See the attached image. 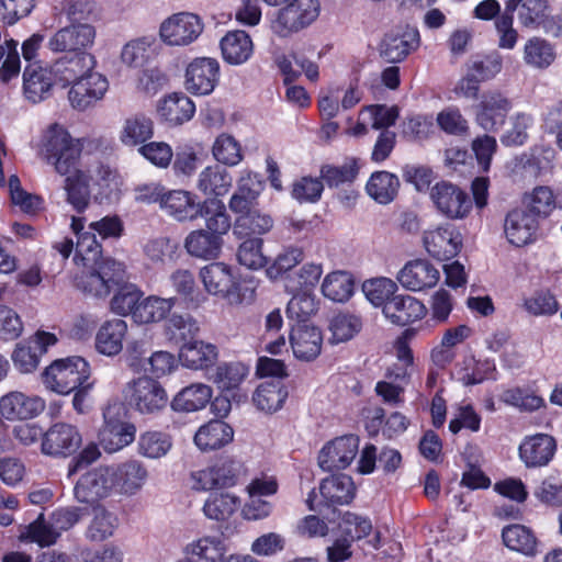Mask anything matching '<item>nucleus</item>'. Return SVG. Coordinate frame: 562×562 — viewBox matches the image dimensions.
<instances>
[{
  "instance_id": "f257e3e1",
  "label": "nucleus",
  "mask_w": 562,
  "mask_h": 562,
  "mask_svg": "<svg viewBox=\"0 0 562 562\" xmlns=\"http://www.w3.org/2000/svg\"><path fill=\"white\" fill-rule=\"evenodd\" d=\"M91 7L88 1H75L67 8V16L71 25L58 30L49 40L48 47L53 52H65L66 54L86 52V48L93 43L95 30L92 25L81 23L88 20Z\"/></svg>"
},
{
  "instance_id": "f03ea898",
  "label": "nucleus",
  "mask_w": 562,
  "mask_h": 562,
  "mask_svg": "<svg viewBox=\"0 0 562 562\" xmlns=\"http://www.w3.org/2000/svg\"><path fill=\"white\" fill-rule=\"evenodd\" d=\"M45 160L54 166L60 176H69L79 168L82 145L72 138L69 132L59 124H53L47 131L43 143Z\"/></svg>"
},
{
  "instance_id": "7ed1b4c3",
  "label": "nucleus",
  "mask_w": 562,
  "mask_h": 562,
  "mask_svg": "<svg viewBox=\"0 0 562 562\" xmlns=\"http://www.w3.org/2000/svg\"><path fill=\"white\" fill-rule=\"evenodd\" d=\"M200 278L207 293L225 300L231 305H239L255 294V290L245 286L231 266L221 261L203 267L200 270Z\"/></svg>"
},
{
  "instance_id": "20e7f679",
  "label": "nucleus",
  "mask_w": 562,
  "mask_h": 562,
  "mask_svg": "<svg viewBox=\"0 0 562 562\" xmlns=\"http://www.w3.org/2000/svg\"><path fill=\"white\" fill-rule=\"evenodd\" d=\"M46 389L68 395L90 380V366L80 356L56 359L41 374Z\"/></svg>"
},
{
  "instance_id": "39448f33",
  "label": "nucleus",
  "mask_w": 562,
  "mask_h": 562,
  "mask_svg": "<svg viewBox=\"0 0 562 562\" xmlns=\"http://www.w3.org/2000/svg\"><path fill=\"white\" fill-rule=\"evenodd\" d=\"M102 415L103 425L99 430V442L105 452H117L135 440L136 426L128 420L127 409L122 403H109Z\"/></svg>"
},
{
  "instance_id": "423d86ee",
  "label": "nucleus",
  "mask_w": 562,
  "mask_h": 562,
  "mask_svg": "<svg viewBox=\"0 0 562 562\" xmlns=\"http://www.w3.org/2000/svg\"><path fill=\"white\" fill-rule=\"evenodd\" d=\"M465 72L458 80L454 92L476 100L482 83L493 80L503 69V56L497 50L472 56L464 65Z\"/></svg>"
},
{
  "instance_id": "0eeeda50",
  "label": "nucleus",
  "mask_w": 562,
  "mask_h": 562,
  "mask_svg": "<svg viewBox=\"0 0 562 562\" xmlns=\"http://www.w3.org/2000/svg\"><path fill=\"white\" fill-rule=\"evenodd\" d=\"M125 270L122 263L108 259L98 265L83 266L75 276V286L87 295L106 297L114 286L124 280Z\"/></svg>"
},
{
  "instance_id": "6e6552de",
  "label": "nucleus",
  "mask_w": 562,
  "mask_h": 562,
  "mask_svg": "<svg viewBox=\"0 0 562 562\" xmlns=\"http://www.w3.org/2000/svg\"><path fill=\"white\" fill-rule=\"evenodd\" d=\"M246 471L245 464L233 456H220L212 464L191 473L193 490L213 491L229 488L237 485L240 475Z\"/></svg>"
},
{
  "instance_id": "1a4fd4ad",
  "label": "nucleus",
  "mask_w": 562,
  "mask_h": 562,
  "mask_svg": "<svg viewBox=\"0 0 562 562\" xmlns=\"http://www.w3.org/2000/svg\"><path fill=\"white\" fill-rule=\"evenodd\" d=\"M271 23L273 32L288 37L308 26L319 14L318 0H290L285 2Z\"/></svg>"
},
{
  "instance_id": "9d476101",
  "label": "nucleus",
  "mask_w": 562,
  "mask_h": 562,
  "mask_svg": "<svg viewBox=\"0 0 562 562\" xmlns=\"http://www.w3.org/2000/svg\"><path fill=\"white\" fill-rule=\"evenodd\" d=\"M430 200L436 210L449 220H461L472 210L468 193L452 182L441 180L430 190Z\"/></svg>"
},
{
  "instance_id": "9b49d317",
  "label": "nucleus",
  "mask_w": 562,
  "mask_h": 562,
  "mask_svg": "<svg viewBox=\"0 0 562 562\" xmlns=\"http://www.w3.org/2000/svg\"><path fill=\"white\" fill-rule=\"evenodd\" d=\"M82 445V436L77 426L58 422L49 426L41 442L42 452L54 458L74 456Z\"/></svg>"
},
{
  "instance_id": "f8f14e48",
  "label": "nucleus",
  "mask_w": 562,
  "mask_h": 562,
  "mask_svg": "<svg viewBox=\"0 0 562 562\" xmlns=\"http://www.w3.org/2000/svg\"><path fill=\"white\" fill-rule=\"evenodd\" d=\"M203 22L199 15L179 12L166 19L159 29L164 43L170 46H186L193 43L203 32Z\"/></svg>"
},
{
  "instance_id": "ddd939ff",
  "label": "nucleus",
  "mask_w": 562,
  "mask_h": 562,
  "mask_svg": "<svg viewBox=\"0 0 562 562\" xmlns=\"http://www.w3.org/2000/svg\"><path fill=\"white\" fill-rule=\"evenodd\" d=\"M130 405L140 414H155L167 406L168 396L162 385L149 376H142L128 385Z\"/></svg>"
},
{
  "instance_id": "4468645a",
  "label": "nucleus",
  "mask_w": 562,
  "mask_h": 562,
  "mask_svg": "<svg viewBox=\"0 0 562 562\" xmlns=\"http://www.w3.org/2000/svg\"><path fill=\"white\" fill-rule=\"evenodd\" d=\"M220 75V64L215 58L196 57L186 68L184 88L193 95H209L217 86Z\"/></svg>"
},
{
  "instance_id": "2eb2a0df",
  "label": "nucleus",
  "mask_w": 562,
  "mask_h": 562,
  "mask_svg": "<svg viewBox=\"0 0 562 562\" xmlns=\"http://www.w3.org/2000/svg\"><path fill=\"white\" fill-rule=\"evenodd\" d=\"M359 436L349 434L334 438L318 453V464L324 471L347 469L359 452Z\"/></svg>"
},
{
  "instance_id": "dca6fc26",
  "label": "nucleus",
  "mask_w": 562,
  "mask_h": 562,
  "mask_svg": "<svg viewBox=\"0 0 562 562\" xmlns=\"http://www.w3.org/2000/svg\"><path fill=\"white\" fill-rule=\"evenodd\" d=\"M541 224L535 215L528 213L522 206H518L507 212L504 233L509 244L522 247L538 239Z\"/></svg>"
},
{
  "instance_id": "f3484780",
  "label": "nucleus",
  "mask_w": 562,
  "mask_h": 562,
  "mask_svg": "<svg viewBox=\"0 0 562 562\" xmlns=\"http://www.w3.org/2000/svg\"><path fill=\"white\" fill-rule=\"evenodd\" d=\"M426 251L439 261L454 258L462 248V235L452 224H445L424 232Z\"/></svg>"
},
{
  "instance_id": "a211bd4d",
  "label": "nucleus",
  "mask_w": 562,
  "mask_h": 562,
  "mask_svg": "<svg viewBox=\"0 0 562 562\" xmlns=\"http://www.w3.org/2000/svg\"><path fill=\"white\" fill-rule=\"evenodd\" d=\"M95 66L94 56L87 52H75L65 54L50 66V72L54 76L55 85L68 87L81 80Z\"/></svg>"
},
{
  "instance_id": "6ab92c4d",
  "label": "nucleus",
  "mask_w": 562,
  "mask_h": 562,
  "mask_svg": "<svg viewBox=\"0 0 562 562\" xmlns=\"http://www.w3.org/2000/svg\"><path fill=\"white\" fill-rule=\"evenodd\" d=\"M512 101L498 91L483 95L477 104L476 123L486 132H497L506 122Z\"/></svg>"
},
{
  "instance_id": "aec40b11",
  "label": "nucleus",
  "mask_w": 562,
  "mask_h": 562,
  "mask_svg": "<svg viewBox=\"0 0 562 562\" xmlns=\"http://www.w3.org/2000/svg\"><path fill=\"white\" fill-rule=\"evenodd\" d=\"M46 407L40 396H29L13 391L0 398V416L7 420H26L41 415Z\"/></svg>"
},
{
  "instance_id": "412c9836",
  "label": "nucleus",
  "mask_w": 562,
  "mask_h": 562,
  "mask_svg": "<svg viewBox=\"0 0 562 562\" xmlns=\"http://www.w3.org/2000/svg\"><path fill=\"white\" fill-rule=\"evenodd\" d=\"M557 440L548 434H536L522 439L518 454L527 468L548 465L557 452Z\"/></svg>"
},
{
  "instance_id": "4be33fe9",
  "label": "nucleus",
  "mask_w": 562,
  "mask_h": 562,
  "mask_svg": "<svg viewBox=\"0 0 562 562\" xmlns=\"http://www.w3.org/2000/svg\"><path fill=\"white\" fill-rule=\"evenodd\" d=\"M108 88V79L99 72L91 71L70 87L68 99L74 109L85 111L101 100Z\"/></svg>"
},
{
  "instance_id": "5701e85b",
  "label": "nucleus",
  "mask_w": 562,
  "mask_h": 562,
  "mask_svg": "<svg viewBox=\"0 0 562 562\" xmlns=\"http://www.w3.org/2000/svg\"><path fill=\"white\" fill-rule=\"evenodd\" d=\"M289 342L296 359L313 361L322 351L323 334L313 324L291 325Z\"/></svg>"
},
{
  "instance_id": "b1692460",
  "label": "nucleus",
  "mask_w": 562,
  "mask_h": 562,
  "mask_svg": "<svg viewBox=\"0 0 562 562\" xmlns=\"http://www.w3.org/2000/svg\"><path fill=\"white\" fill-rule=\"evenodd\" d=\"M439 270L426 259L408 261L398 272L397 281L409 291L434 288L439 281Z\"/></svg>"
},
{
  "instance_id": "393cba45",
  "label": "nucleus",
  "mask_w": 562,
  "mask_h": 562,
  "mask_svg": "<svg viewBox=\"0 0 562 562\" xmlns=\"http://www.w3.org/2000/svg\"><path fill=\"white\" fill-rule=\"evenodd\" d=\"M427 313L424 303L409 294H395L384 306V317L397 326H406L422 318Z\"/></svg>"
},
{
  "instance_id": "a878e982",
  "label": "nucleus",
  "mask_w": 562,
  "mask_h": 562,
  "mask_svg": "<svg viewBox=\"0 0 562 562\" xmlns=\"http://www.w3.org/2000/svg\"><path fill=\"white\" fill-rule=\"evenodd\" d=\"M516 160V166L526 176L541 179L553 173L555 150L549 146L536 145L522 153Z\"/></svg>"
},
{
  "instance_id": "bb28decb",
  "label": "nucleus",
  "mask_w": 562,
  "mask_h": 562,
  "mask_svg": "<svg viewBox=\"0 0 562 562\" xmlns=\"http://www.w3.org/2000/svg\"><path fill=\"white\" fill-rule=\"evenodd\" d=\"M420 44L417 29L386 34L381 44V57L387 63H401Z\"/></svg>"
},
{
  "instance_id": "cd10ccee",
  "label": "nucleus",
  "mask_w": 562,
  "mask_h": 562,
  "mask_svg": "<svg viewBox=\"0 0 562 562\" xmlns=\"http://www.w3.org/2000/svg\"><path fill=\"white\" fill-rule=\"evenodd\" d=\"M161 210L179 222L193 221L201 215L202 202L190 191L168 190Z\"/></svg>"
},
{
  "instance_id": "c85d7f7f",
  "label": "nucleus",
  "mask_w": 562,
  "mask_h": 562,
  "mask_svg": "<svg viewBox=\"0 0 562 562\" xmlns=\"http://www.w3.org/2000/svg\"><path fill=\"white\" fill-rule=\"evenodd\" d=\"M148 471L144 463L130 459L110 469L112 485L124 494L136 493L146 482Z\"/></svg>"
},
{
  "instance_id": "c756f323",
  "label": "nucleus",
  "mask_w": 562,
  "mask_h": 562,
  "mask_svg": "<svg viewBox=\"0 0 562 562\" xmlns=\"http://www.w3.org/2000/svg\"><path fill=\"white\" fill-rule=\"evenodd\" d=\"M218 359V349L215 345L193 339L180 347L179 360L182 366L192 370H213Z\"/></svg>"
},
{
  "instance_id": "7c9ffc66",
  "label": "nucleus",
  "mask_w": 562,
  "mask_h": 562,
  "mask_svg": "<svg viewBox=\"0 0 562 562\" xmlns=\"http://www.w3.org/2000/svg\"><path fill=\"white\" fill-rule=\"evenodd\" d=\"M356 485L350 475L333 474L322 480L319 493L327 507L349 505L356 497Z\"/></svg>"
},
{
  "instance_id": "2f4dec72",
  "label": "nucleus",
  "mask_w": 562,
  "mask_h": 562,
  "mask_svg": "<svg viewBox=\"0 0 562 562\" xmlns=\"http://www.w3.org/2000/svg\"><path fill=\"white\" fill-rule=\"evenodd\" d=\"M91 182L92 176L89 170H75L74 173L65 177L66 202L78 214L85 213L90 205Z\"/></svg>"
},
{
  "instance_id": "473e14b6",
  "label": "nucleus",
  "mask_w": 562,
  "mask_h": 562,
  "mask_svg": "<svg viewBox=\"0 0 562 562\" xmlns=\"http://www.w3.org/2000/svg\"><path fill=\"white\" fill-rule=\"evenodd\" d=\"M106 474L110 475V469H95L82 474L74 488L78 502L93 505L106 497L110 490Z\"/></svg>"
},
{
  "instance_id": "72a5a7b5",
  "label": "nucleus",
  "mask_w": 562,
  "mask_h": 562,
  "mask_svg": "<svg viewBox=\"0 0 562 562\" xmlns=\"http://www.w3.org/2000/svg\"><path fill=\"white\" fill-rule=\"evenodd\" d=\"M55 85L50 68H44L40 64H27L23 72V91L27 100L33 103L41 102L49 95Z\"/></svg>"
},
{
  "instance_id": "f704fd0d",
  "label": "nucleus",
  "mask_w": 562,
  "mask_h": 562,
  "mask_svg": "<svg viewBox=\"0 0 562 562\" xmlns=\"http://www.w3.org/2000/svg\"><path fill=\"white\" fill-rule=\"evenodd\" d=\"M157 111L162 121L171 126H178L193 117L195 104L183 92H173L159 102Z\"/></svg>"
},
{
  "instance_id": "c9c22d12",
  "label": "nucleus",
  "mask_w": 562,
  "mask_h": 562,
  "mask_svg": "<svg viewBox=\"0 0 562 562\" xmlns=\"http://www.w3.org/2000/svg\"><path fill=\"white\" fill-rule=\"evenodd\" d=\"M234 429L222 419L202 425L194 435L195 446L204 452L217 450L233 441Z\"/></svg>"
},
{
  "instance_id": "e433bc0d",
  "label": "nucleus",
  "mask_w": 562,
  "mask_h": 562,
  "mask_svg": "<svg viewBox=\"0 0 562 562\" xmlns=\"http://www.w3.org/2000/svg\"><path fill=\"white\" fill-rule=\"evenodd\" d=\"M223 59L229 65H241L252 55L254 44L246 31H229L220 43Z\"/></svg>"
},
{
  "instance_id": "4c0bfd02",
  "label": "nucleus",
  "mask_w": 562,
  "mask_h": 562,
  "mask_svg": "<svg viewBox=\"0 0 562 562\" xmlns=\"http://www.w3.org/2000/svg\"><path fill=\"white\" fill-rule=\"evenodd\" d=\"M277 65L283 76L284 86H289L294 82L302 72H304L306 78L313 82L317 81L319 77L318 65L308 60L301 53L282 55L277 59Z\"/></svg>"
},
{
  "instance_id": "58836bf2",
  "label": "nucleus",
  "mask_w": 562,
  "mask_h": 562,
  "mask_svg": "<svg viewBox=\"0 0 562 562\" xmlns=\"http://www.w3.org/2000/svg\"><path fill=\"white\" fill-rule=\"evenodd\" d=\"M127 334L124 319L113 318L104 322L95 336L97 350L105 356H116L123 349V340Z\"/></svg>"
},
{
  "instance_id": "ea45409f",
  "label": "nucleus",
  "mask_w": 562,
  "mask_h": 562,
  "mask_svg": "<svg viewBox=\"0 0 562 562\" xmlns=\"http://www.w3.org/2000/svg\"><path fill=\"white\" fill-rule=\"evenodd\" d=\"M400 187V179L395 173L378 170L368 179L366 192L376 203L386 205L397 198Z\"/></svg>"
},
{
  "instance_id": "a19ab883",
  "label": "nucleus",
  "mask_w": 562,
  "mask_h": 562,
  "mask_svg": "<svg viewBox=\"0 0 562 562\" xmlns=\"http://www.w3.org/2000/svg\"><path fill=\"white\" fill-rule=\"evenodd\" d=\"M154 136V122L144 113L128 116L120 131L121 143L128 147H140Z\"/></svg>"
},
{
  "instance_id": "79ce46f5",
  "label": "nucleus",
  "mask_w": 562,
  "mask_h": 562,
  "mask_svg": "<svg viewBox=\"0 0 562 562\" xmlns=\"http://www.w3.org/2000/svg\"><path fill=\"white\" fill-rule=\"evenodd\" d=\"M187 251L196 258L215 259L221 255L223 238L205 229L189 233L184 240Z\"/></svg>"
},
{
  "instance_id": "37998d69",
  "label": "nucleus",
  "mask_w": 562,
  "mask_h": 562,
  "mask_svg": "<svg viewBox=\"0 0 562 562\" xmlns=\"http://www.w3.org/2000/svg\"><path fill=\"white\" fill-rule=\"evenodd\" d=\"M503 543L512 551L527 557H535L538 552V539L535 532L520 524L505 526L502 530Z\"/></svg>"
},
{
  "instance_id": "c03bdc74",
  "label": "nucleus",
  "mask_w": 562,
  "mask_h": 562,
  "mask_svg": "<svg viewBox=\"0 0 562 562\" xmlns=\"http://www.w3.org/2000/svg\"><path fill=\"white\" fill-rule=\"evenodd\" d=\"M272 227V217L269 214L256 210L238 215L233 226V233L237 239L245 237L261 238L260 236L270 232Z\"/></svg>"
},
{
  "instance_id": "a18cd8bd",
  "label": "nucleus",
  "mask_w": 562,
  "mask_h": 562,
  "mask_svg": "<svg viewBox=\"0 0 562 562\" xmlns=\"http://www.w3.org/2000/svg\"><path fill=\"white\" fill-rule=\"evenodd\" d=\"M176 302V297L162 299L155 295L142 299L140 304L133 313V321L140 325L159 323L170 314Z\"/></svg>"
},
{
  "instance_id": "49530a36",
  "label": "nucleus",
  "mask_w": 562,
  "mask_h": 562,
  "mask_svg": "<svg viewBox=\"0 0 562 562\" xmlns=\"http://www.w3.org/2000/svg\"><path fill=\"white\" fill-rule=\"evenodd\" d=\"M211 386L202 383L191 384L182 389L172 400L171 407L176 412H196L204 408L212 398Z\"/></svg>"
},
{
  "instance_id": "de8ad7c7",
  "label": "nucleus",
  "mask_w": 562,
  "mask_h": 562,
  "mask_svg": "<svg viewBox=\"0 0 562 562\" xmlns=\"http://www.w3.org/2000/svg\"><path fill=\"white\" fill-rule=\"evenodd\" d=\"M521 206L542 223L557 209V196L549 186H537L525 198Z\"/></svg>"
},
{
  "instance_id": "09e8293b",
  "label": "nucleus",
  "mask_w": 562,
  "mask_h": 562,
  "mask_svg": "<svg viewBox=\"0 0 562 562\" xmlns=\"http://www.w3.org/2000/svg\"><path fill=\"white\" fill-rule=\"evenodd\" d=\"M200 326L190 314H172L165 323L164 333L166 338L176 344L184 345L196 338Z\"/></svg>"
},
{
  "instance_id": "8fccbe9b",
  "label": "nucleus",
  "mask_w": 562,
  "mask_h": 562,
  "mask_svg": "<svg viewBox=\"0 0 562 562\" xmlns=\"http://www.w3.org/2000/svg\"><path fill=\"white\" fill-rule=\"evenodd\" d=\"M233 178L225 167L209 166L199 176L198 189L206 195L223 196L232 187Z\"/></svg>"
},
{
  "instance_id": "3c124183",
  "label": "nucleus",
  "mask_w": 562,
  "mask_h": 562,
  "mask_svg": "<svg viewBox=\"0 0 562 562\" xmlns=\"http://www.w3.org/2000/svg\"><path fill=\"white\" fill-rule=\"evenodd\" d=\"M288 397V389L281 381L261 383L252 395L256 407L266 413L280 409Z\"/></svg>"
},
{
  "instance_id": "603ef678",
  "label": "nucleus",
  "mask_w": 562,
  "mask_h": 562,
  "mask_svg": "<svg viewBox=\"0 0 562 562\" xmlns=\"http://www.w3.org/2000/svg\"><path fill=\"white\" fill-rule=\"evenodd\" d=\"M173 446L170 434L160 430H146L137 439V453L147 459H160Z\"/></svg>"
},
{
  "instance_id": "864d4df0",
  "label": "nucleus",
  "mask_w": 562,
  "mask_h": 562,
  "mask_svg": "<svg viewBox=\"0 0 562 562\" xmlns=\"http://www.w3.org/2000/svg\"><path fill=\"white\" fill-rule=\"evenodd\" d=\"M240 507V498L233 493L213 492L203 505L204 515L212 520H228Z\"/></svg>"
},
{
  "instance_id": "5fc2aeb1",
  "label": "nucleus",
  "mask_w": 562,
  "mask_h": 562,
  "mask_svg": "<svg viewBox=\"0 0 562 562\" xmlns=\"http://www.w3.org/2000/svg\"><path fill=\"white\" fill-rule=\"evenodd\" d=\"M209 376L218 389L233 391L239 387L249 373V368L239 361L222 362Z\"/></svg>"
},
{
  "instance_id": "6e6d98bb",
  "label": "nucleus",
  "mask_w": 562,
  "mask_h": 562,
  "mask_svg": "<svg viewBox=\"0 0 562 562\" xmlns=\"http://www.w3.org/2000/svg\"><path fill=\"white\" fill-rule=\"evenodd\" d=\"M199 217L205 220L209 233L216 234L222 238L232 227L231 216L227 214L225 204L215 198L202 202V212Z\"/></svg>"
},
{
  "instance_id": "4d7b16f0",
  "label": "nucleus",
  "mask_w": 562,
  "mask_h": 562,
  "mask_svg": "<svg viewBox=\"0 0 562 562\" xmlns=\"http://www.w3.org/2000/svg\"><path fill=\"white\" fill-rule=\"evenodd\" d=\"M226 550L224 540L217 537L200 538L186 548L193 562H223Z\"/></svg>"
},
{
  "instance_id": "13d9d810",
  "label": "nucleus",
  "mask_w": 562,
  "mask_h": 562,
  "mask_svg": "<svg viewBox=\"0 0 562 562\" xmlns=\"http://www.w3.org/2000/svg\"><path fill=\"white\" fill-rule=\"evenodd\" d=\"M397 290L396 282L386 277L372 278L362 283V291L368 301L373 306L381 307L382 312L391 297L395 296Z\"/></svg>"
},
{
  "instance_id": "bf43d9fd",
  "label": "nucleus",
  "mask_w": 562,
  "mask_h": 562,
  "mask_svg": "<svg viewBox=\"0 0 562 562\" xmlns=\"http://www.w3.org/2000/svg\"><path fill=\"white\" fill-rule=\"evenodd\" d=\"M554 47L541 37L529 38L524 47V60L527 65L546 69L555 60Z\"/></svg>"
},
{
  "instance_id": "052dcab7",
  "label": "nucleus",
  "mask_w": 562,
  "mask_h": 562,
  "mask_svg": "<svg viewBox=\"0 0 562 562\" xmlns=\"http://www.w3.org/2000/svg\"><path fill=\"white\" fill-rule=\"evenodd\" d=\"M522 0H506L503 13L495 21V29L499 34L498 47L513 49L518 40V32L514 29V13Z\"/></svg>"
},
{
  "instance_id": "680f3d73",
  "label": "nucleus",
  "mask_w": 562,
  "mask_h": 562,
  "mask_svg": "<svg viewBox=\"0 0 562 562\" xmlns=\"http://www.w3.org/2000/svg\"><path fill=\"white\" fill-rule=\"evenodd\" d=\"M323 294L334 302H345L353 293V281L345 271L328 273L322 283Z\"/></svg>"
},
{
  "instance_id": "e2e57ef3",
  "label": "nucleus",
  "mask_w": 562,
  "mask_h": 562,
  "mask_svg": "<svg viewBox=\"0 0 562 562\" xmlns=\"http://www.w3.org/2000/svg\"><path fill=\"white\" fill-rule=\"evenodd\" d=\"M58 538L59 532L53 528L50 521L46 522L43 514L29 524L20 535V540L36 543L41 548L55 544Z\"/></svg>"
},
{
  "instance_id": "0e129e2a",
  "label": "nucleus",
  "mask_w": 562,
  "mask_h": 562,
  "mask_svg": "<svg viewBox=\"0 0 562 562\" xmlns=\"http://www.w3.org/2000/svg\"><path fill=\"white\" fill-rule=\"evenodd\" d=\"M75 261L81 262L82 266L98 265L104 262L109 258L103 257L102 245L98 241L95 233L85 232L78 236L76 243Z\"/></svg>"
},
{
  "instance_id": "69168bd1",
  "label": "nucleus",
  "mask_w": 562,
  "mask_h": 562,
  "mask_svg": "<svg viewBox=\"0 0 562 562\" xmlns=\"http://www.w3.org/2000/svg\"><path fill=\"white\" fill-rule=\"evenodd\" d=\"M359 175V165L356 158H350L342 166L323 165L321 179L329 188H338L345 183H352Z\"/></svg>"
},
{
  "instance_id": "338daca9",
  "label": "nucleus",
  "mask_w": 562,
  "mask_h": 562,
  "mask_svg": "<svg viewBox=\"0 0 562 562\" xmlns=\"http://www.w3.org/2000/svg\"><path fill=\"white\" fill-rule=\"evenodd\" d=\"M117 286V291L111 300V308L117 315L133 317L144 293L134 284L125 283Z\"/></svg>"
},
{
  "instance_id": "774afa93",
  "label": "nucleus",
  "mask_w": 562,
  "mask_h": 562,
  "mask_svg": "<svg viewBox=\"0 0 562 562\" xmlns=\"http://www.w3.org/2000/svg\"><path fill=\"white\" fill-rule=\"evenodd\" d=\"M170 280L176 292L188 305L198 307L204 301L205 297L198 289L191 271L179 269L171 274Z\"/></svg>"
}]
</instances>
